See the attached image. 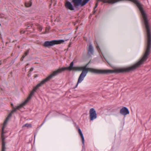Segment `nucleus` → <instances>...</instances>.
Returning <instances> with one entry per match:
<instances>
[{
  "instance_id": "obj_1",
  "label": "nucleus",
  "mask_w": 151,
  "mask_h": 151,
  "mask_svg": "<svg viewBox=\"0 0 151 151\" xmlns=\"http://www.w3.org/2000/svg\"><path fill=\"white\" fill-rule=\"evenodd\" d=\"M123 1H130L135 4L139 9L143 19L147 36V42L146 50L144 55L148 57L150 54L151 49V28L150 27L149 21L147 19V16L143 7V5L139 0H102L104 3H108L109 4H113L115 3Z\"/></svg>"
},
{
  "instance_id": "obj_2",
  "label": "nucleus",
  "mask_w": 151,
  "mask_h": 151,
  "mask_svg": "<svg viewBox=\"0 0 151 151\" xmlns=\"http://www.w3.org/2000/svg\"><path fill=\"white\" fill-rule=\"evenodd\" d=\"M140 67V60L135 64L131 66L119 69L111 70H100L88 68L87 69L83 70L78 78L77 83L74 88H76L78 84L83 81L88 72L96 74H109L114 73H129L135 70L137 68Z\"/></svg>"
},
{
  "instance_id": "obj_3",
  "label": "nucleus",
  "mask_w": 151,
  "mask_h": 151,
  "mask_svg": "<svg viewBox=\"0 0 151 151\" xmlns=\"http://www.w3.org/2000/svg\"><path fill=\"white\" fill-rule=\"evenodd\" d=\"M90 0H72L71 2L66 0L65 4V8L70 11L78 10L80 7L87 4Z\"/></svg>"
},
{
  "instance_id": "obj_4",
  "label": "nucleus",
  "mask_w": 151,
  "mask_h": 151,
  "mask_svg": "<svg viewBox=\"0 0 151 151\" xmlns=\"http://www.w3.org/2000/svg\"><path fill=\"white\" fill-rule=\"evenodd\" d=\"M71 65L70 64L69 66L68 67H63L61 68H59L57 70L53 72L52 74L44 79V80L47 83L50 81L52 77L56 76L63 71L66 70L70 71L72 70V69L71 68Z\"/></svg>"
},
{
  "instance_id": "obj_5",
  "label": "nucleus",
  "mask_w": 151,
  "mask_h": 151,
  "mask_svg": "<svg viewBox=\"0 0 151 151\" xmlns=\"http://www.w3.org/2000/svg\"><path fill=\"white\" fill-rule=\"evenodd\" d=\"M65 42L64 40H54L50 41H45L42 45L43 47H45L50 48L51 47L55 45L63 43Z\"/></svg>"
},
{
  "instance_id": "obj_6",
  "label": "nucleus",
  "mask_w": 151,
  "mask_h": 151,
  "mask_svg": "<svg viewBox=\"0 0 151 151\" xmlns=\"http://www.w3.org/2000/svg\"><path fill=\"white\" fill-rule=\"evenodd\" d=\"M91 60L86 64L83 67H74V62L73 61L71 62L70 63V65H71V68L72 69V70L73 71H81L83 70L87 69L88 68H87L88 66V65L90 63Z\"/></svg>"
},
{
  "instance_id": "obj_7",
  "label": "nucleus",
  "mask_w": 151,
  "mask_h": 151,
  "mask_svg": "<svg viewBox=\"0 0 151 151\" xmlns=\"http://www.w3.org/2000/svg\"><path fill=\"white\" fill-rule=\"evenodd\" d=\"M89 117L90 121H93L97 118V114L94 109L92 108L89 111Z\"/></svg>"
},
{
  "instance_id": "obj_8",
  "label": "nucleus",
  "mask_w": 151,
  "mask_h": 151,
  "mask_svg": "<svg viewBox=\"0 0 151 151\" xmlns=\"http://www.w3.org/2000/svg\"><path fill=\"white\" fill-rule=\"evenodd\" d=\"M5 132H4V130L2 131L1 129V142H2V147L1 151H6V147H5L6 142L5 141V138L4 137V134Z\"/></svg>"
},
{
  "instance_id": "obj_9",
  "label": "nucleus",
  "mask_w": 151,
  "mask_h": 151,
  "mask_svg": "<svg viewBox=\"0 0 151 151\" xmlns=\"http://www.w3.org/2000/svg\"><path fill=\"white\" fill-rule=\"evenodd\" d=\"M120 113L121 114L126 116L129 113L128 109L126 107H123L120 110Z\"/></svg>"
},
{
  "instance_id": "obj_10",
  "label": "nucleus",
  "mask_w": 151,
  "mask_h": 151,
  "mask_svg": "<svg viewBox=\"0 0 151 151\" xmlns=\"http://www.w3.org/2000/svg\"><path fill=\"white\" fill-rule=\"evenodd\" d=\"M32 95L30 94L27 99L25 100L23 103L21 104L19 106H17V108L19 109L20 108L24 106H25L26 104L31 99Z\"/></svg>"
},
{
  "instance_id": "obj_11",
  "label": "nucleus",
  "mask_w": 151,
  "mask_h": 151,
  "mask_svg": "<svg viewBox=\"0 0 151 151\" xmlns=\"http://www.w3.org/2000/svg\"><path fill=\"white\" fill-rule=\"evenodd\" d=\"M32 95L30 94L27 99L25 100L23 103L21 104L19 106H17V108L19 109L20 108L24 106H25L26 104L31 99Z\"/></svg>"
},
{
  "instance_id": "obj_12",
  "label": "nucleus",
  "mask_w": 151,
  "mask_h": 151,
  "mask_svg": "<svg viewBox=\"0 0 151 151\" xmlns=\"http://www.w3.org/2000/svg\"><path fill=\"white\" fill-rule=\"evenodd\" d=\"M46 83V82L44 79L40 83H38L34 87L32 90L34 92H36L39 87L41 86L42 85L45 84Z\"/></svg>"
},
{
  "instance_id": "obj_13",
  "label": "nucleus",
  "mask_w": 151,
  "mask_h": 151,
  "mask_svg": "<svg viewBox=\"0 0 151 151\" xmlns=\"http://www.w3.org/2000/svg\"><path fill=\"white\" fill-rule=\"evenodd\" d=\"M78 132L79 134H80V135L81 136V138L82 143L83 145L82 147H84L85 140H84V136H83V134L81 130L80 129H78Z\"/></svg>"
},
{
  "instance_id": "obj_14",
  "label": "nucleus",
  "mask_w": 151,
  "mask_h": 151,
  "mask_svg": "<svg viewBox=\"0 0 151 151\" xmlns=\"http://www.w3.org/2000/svg\"><path fill=\"white\" fill-rule=\"evenodd\" d=\"M93 48L91 44H90L89 48L88 50V55H90L91 54H93Z\"/></svg>"
},
{
  "instance_id": "obj_15",
  "label": "nucleus",
  "mask_w": 151,
  "mask_h": 151,
  "mask_svg": "<svg viewBox=\"0 0 151 151\" xmlns=\"http://www.w3.org/2000/svg\"><path fill=\"white\" fill-rule=\"evenodd\" d=\"M32 0H30L28 2L25 3V6L27 7H30L32 4Z\"/></svg>"
},
{
  "instance_id": "obj_16",
  "label": "nucleus",
  "mask_w": 151,
  "mask_h": 151,
  "mask_svg": "<svg viewBox=\"0 0 151 151\" xmlns=\"http://www.w3.org/2000/svg\"><path fill=\"white\" fill-rule=\"evenodd\" d=\"M8 120V118H6L4 122L3 126L2 127V131L4 130V129L5 128L6 125L7 123V121Z\"/></svg>"
},
{
  "instance_id": "obj_17",
  "label": "nucleus",
  "mask_w": 151,
  "mask_h": 151,
  "mask_svg": "<svg viewBox=\"0 0 151 151\" xmlns=\"http://www.w3.org/2000/svg\"><path fill=\"white\" fill-rule=\"evenodd\" d=\"M32 127V124L26 123L22 127H26L27 128H31Z\"/></svg>"
},
{
  "instance_id": "obj_18",
  "label": "nucleus",
  "mask_w": 151,
  "mask_h": 151,
  "mask_svg": "<svg viewBox=\"0 0 151 151\" xmlns=\"http://www.w3.org/2000/svg\"><path fill=\"white\" fill-rule=\"evenodd\" d=\"M29 49H28L27 50V51L24 52V54L23 56H24L25 57L29 53Z\"/></svg>"
},
{
  "instance_id": "obj_19",
  "label": "nucleus",
  "mask_w": 151,
  "mask_h": 151,
  "mask_svg": "<svg viewBox=\"0 0 151 151\" xmlns=\"http://www.w3.org/2000/svg\"><path fill=\"white\" fill-rule=\"evenodd\" d=\"M17 106L16 107V108H15V107H13V108H12L13 110L11 111V112L13 114L14 112L16 111L17 109ZM20 108L19 109H18L19 110Z\"/></svg>"
},
{
  "instance_id": "obj_20",
  "label": "nucleus",
  "mask_w": 151,
  "mask_h": 151,
  "mask_svg": "<svg viewBox=\"0 0 151 151\" xmlns=\"http://www.w3.org/2000/svg\"><path fill=\"white\" fill-rule=\"evenodd\" d=\"M96 47L98 50V51L99 52L100 51H101V50H100V47H99V46L98 43L97 42H96Z\"/></svg>"
},
{
  "instance_id": "obj_21",
  "label": "nucleus",
  "mask_w": 151,
  "mask_h": 151,
  "mask_svg": "<svg viewBox=\"0 0 151 151\" xmlns=\"http://www.w3.org/2000/svg\"><path fill=\"white\" fill-rule=\"evenodd\" d=\"M12 114H13L10 112L6 118H8V120H9V118H10L12 116Z\"/></svg>"
},
{
  "instance_id": "obj_22",
  "label": "nucleus",
  "mask_w": 151,
  "mask_h": 151,
  "mask_svg": "<svg viewBox=\"0 0 151 151\" xmlns=\"http://www.w3.org/2000/svg\"><path fill=\"white\" fill-rule=\"evenodd\" d=\"M16 58H15V59H14V60H12L11 61V62L10 63H9V64H10L11 65H13V64H14V62H15V60L16 59Z\"/></svg>"
},
{
  "instance_id": "obj_23",
  "label": "nucleus",
  "mask_w": 151,
  "mask_h": 151,
  "mask_svg": "<svg viewBox=\"0 0 151 151\" xmlns=\"http://www.w3.org/2000/svg\"><path fill=\"white\" fill-rule=\"evenodd\" d=\"M33 24H30V25L29 26H28L27 27L26 29H27L32 28L33 27Z\"/></svg>"
},
{
  "instance_id": "obj_24",
  "label": "nucleus",
  "mask_w": 151,
  "mask_h": 151,
  "mask_svg": "<svg viewBox=\"0 0 151 151\" xmlns=\"http://www.w3.org/2000/svg\"><path fill=\"white\" fill-rule=\"evenodd\" d=\"M98 5V4L97 3H96L95 7L94 8V10H95V9L97 7Z\"/></svg>"
},
{
  "instance_id": "obj_25",
  "label": "nucleus",
  "mask_w": 151,
  "mask_h": 151,
  "mask_svg": "<svg viewBox=\"0 0 151 151\" xmlns=\"http://www.w3.org/2000/svg\"><path fill=\"white\" fill-rule=\"evenodd\" d=\"M25 32H26V31H23V30H21L20 32L21 34H24L25 33Z\"/></svg>"
},
{
  "instance_id": "obj_26",
  "label": "nucleus",
  "mask_w": 151,
  "mask_h": 151,
  "mask_svg": "<svg viewBox=\"0 0 151 151\" xmlns=\"http://www.w3.org/2000/svg\"><path fill=\"white\" fill-rule=\"evenodd\" d=\"M25 58V57H24V56H22V57L21 58V59H20V60L21 61H23V59H24Z\"/></svg>"
},
{
  "instance_id": "obj_27",
  "label": "nucleus",
  "mask_w": 151,
  "mask_h": 151,
  "mask_svg": "<svg viewBox=\"0 0 151 151\" xmlns=\"http://www.w3.org/2000/svg\"><path fill=\"white\" fill-rule=\"evenodd\" d=\"M100 2H102V0H96V3H97L98 4Z\"/></svg>"
},
{
  "instance_id": "obj_28",
  "label": "nucleus",
  "mask_w": 151,
  "mask_h": 151,
  "mask_svg": "<svg viewBox=\"0 0 151 151\" xmlns=\"http://www.w3.org/2000/svg\"><path fill=\"white\" fill-rule=\"evenodd\" d=\"M35 92H34L32 90V91L30 92V94H31L33 96L34 95Z\"/></svg>"
},
{
  "instance_id": "obj_29",
  "label": "nucleus",
  "mask_w": 151,
  "mask_h": 151,
  "mask_svg": "<svg viewBox=\"0 0 151 151\" xmlns=\"http://www.w3.org/2000/svg\"><path fill=\"white\" fill-rule=\"evenodd\" d=\"M33 69H34V68H31L30 69L29 71V72H32V71L33 70Z\"/></svg>"
},
{
  "instance_id": "obj_30",
  "label": "nucleus",
  "mask_w": 151,
  "mask_h": 151,
  "mask_svg": "<svg viewBox=\"0 0 151 151\" xmlns=\"http://www.w3.org/2000/svg\"><path fill=\"white\" fill-rule=\"evenodd\" d=\"M11 106L12 108H13V107H14V106L13 104L12 103H11Z\"/></svg>"
},
{
  "instance_id": "obj_31",
  "label": "nucleus",
  "mask_w": 151,
  "mask_h": 151,
  "mask_svg": "<svg viewBox=\"0 0 151 151\" xmlns=\"http://www.w3.org/2000/svg\"><path fill=\"white\" fill-rule=\"evenodd\" d=\"M46 119V118H45V119L44 120V121L41 124V126L42 125L44 124V123H45V121Z\"/></svg>"
},
{
  "instance_id": "obj_32",
  "label": "nucleus",
  "mask_w": 151,
  "mask_h": 151,
  "mask_svg": "<svg viewBox=\"0 0 151 151\" xmlns=\"http://www.w3.org/2000/svg\"><path fill=\"white\" fill-rule=\"evenodd\" d=\"M76 129H78H78H80L78 125H77L76 126Z\"/></svg>"
},
{
  "instance_id": "obj_33",
  "label": "nucleus",
  "mask_w": 151,
  "mask_h": 151,
  "mask_svg": "<svg viewBox=\"0 0 151 151\" xmlns=\"http://www.w3.org/2000/svg\"><path fill=\"white\" fill-rule=\"evenodd\" d=\"M96 10H93V14H95V12H96Z\"/></svg>"
},
{
  "instance_id": "obj_34",
  "label": "nucleus",
  "mask_w": 151,
  "mask_h": 151,
  "mask_svg": "<svg viewBox=\"0 0 151 151\" xmlns=\"http://www.w3.org/2000/svg\"><path fill=\"white\" fill-rule=\"evenodd\" d=\"M2 63L1 60H0V65H1L2 64Z\"/></svg>"
},
{
  "instance_id": "obj_35",
  "label": "nucleus",
  "mask_w": 151,
  "mask_h": 151,
  "mask_svg": "<svg viewBox=\"0 0 151 151\" xmlns=\"http://www.w3.org/2000/svg\"><path fill=\"white\" fill-rule=\"evenodd\" d=\"M71 44V43H70L69 45H68V47H70V45Z\"/></svg>"
},
{
  "instance_id": "obj_36",
  "label": "nucleus",
  "mask_w": 151,
  "mask_h": 151,
  "mask_svg": "<svg viewBox=\"0 0 151 151\" xmlns=\"http://www.w3.org/2000/svg\"><path fill=\"white\" fill-rule=\"evenodd\" d=\"M37 76V75H35V77L36 78Z\"/></svg>"
},
{
  "instance_id": "obj_37",
  "label": "nucleus",
  "mask_w": 151,
  "mask_h": 151,
  "mask_svg": "<svg viewBox=\"0 0 151 151\" xmlns=\"http://www.w3.org/2000/svg\"><path fill=\"white\" fill-rule=\"evenodd\" d=\"M5 60H3V62H5Z\"/></svg>"
},
{
  "instance_id": "obj_38",
  "label": "nucleus",
  "mask_w": 151,
  "mask_h": 151,
  "mask_svg": "<svg viewBox=\"0 0 151 151\" xmlns=\"http://www.w3.org/2000/svg\"><path fill=\"white\" fill-rule=\"evenodd\" d=\"M29 65V63H28L27 64V65Z\"/></svg>"
},
{
  "instance_id": "obj_39",
  "label": "nucleus",
  "mask_w": 151,
  "mask_h": 151,
  "mask_svg": "<svg viewBox=\"0 0 151 151\" xmlns=\"http://www.w3.org/2000/svg\"><path fill=\"white\" fill-rule=\"evenodd\" d=\"M91 15L89 16V17H91Z\"/></svg>"
},
{
  "instance_id": "obj_40",
  "label": "nucleus",
  "mask_w": 151,
  "mask_h": 151,
  "mask_svg": "<svg viewBox=\"0 0 151 151\" xmlns=\"http://www.w3.org/2000/svg\"><path fill=\"white\" fill-rule=\"evenodd\" d=\"M91 15L89 16V17H91Z\"/></svg>"
},
{
  "instance_id": "obj_41",
  "label": "nucleus",
  "mask_w": 151,
  "mask_h": 151,
  "mask_svg": "<svg viewBox=\"0 0 151 151\" xmlns=\"http://www.w3.org/2000/svg\"><path fill=\"white\" fill-rule=\"evenodd\" d=\"M12 72L11 71V72H10V74H12Z\"/></svg>"
},
{
  "instance_id": "obj_42",
  "label": "nucleus",
  "mask_w": 151,
  "mask_h": 151,
  "mask_svg": "<svg viewBox=\"0 0 151 151\" xmlns=\"http://www.w3.org/2000/svg\"><path fill=\"white\" fill-rule=\"evenodd\" d=\"M39 25H40L39 24H38L37 26H39Z\"/></svg>"
},
{
  "instance_id": "obj_43",
  "label": "nucleus",
  "mask_w": 151,
  "mask_h": 151,
  "mask_svg": "<svg viewBox=\"0 0 151 151\" xmlns=\"http://www.w3.org/2000/svg\"><path fill=\"white\" fill-rule=\"evenodd\" d=\"M62 115H64V114H62Z\"/></svg>"
},
{
  "instance_id": "obj_44",
  "label": "nucleus",
  "mask_w": 151,
  "mask_h": 151,
  "mask_svg": "<svg viewBox=\"0 0 151 151\" xmlns=\"http://www.w3.org/2000/svg\"><path fill=\"white\" fill-rule=\"evenodd\" d=\"M47 116H48V115H47ZM47 117V116H46L45 118H46V117Z\"/></svg>"
}]
</instances>
